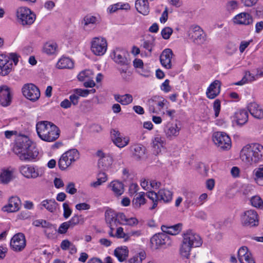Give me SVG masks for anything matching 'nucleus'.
Wrapping results in <instances>:
<instances>
[{
    "instance_id": "09e8293b",
    "label": "nucleus",
    "mask_w": 263,
    "mask_h": 263,
    "mask_svg": "<svg viewBox=\"0 0 263 263\" xmlns=\"http://www.w3.org/2000/svg\"><path fill=\"white\" fill-rule=\"evenodd\" d=\"M133 155L137 159L143 157L145 154V148L141 145H135L133 147Z\"/></svg>"
},
{
    "instance_id": "2eb2a0df",
    "label": "nucleus",
    "mask_w": 263,
    "mask_h": 263,
    "mask_svg": "<svg viewBox=\"0 0 263 263\" xmlns=\"http://www.w3.org/2000/svg\"><path fill=\"white\" fill-rule=\"evenodd\" d=\"M26 245V239L23 233H17L13 236L10 241V246L14 251H21Z\"/></svg>"
},
{
    "instance_id": "8fccbe9b",
    "label": "nucleus",
    "mask_w": 263,
    "mask_h": 263,
    "mask_svg": "<svg viewBox=\"0 0 263 263\" xmlns=\"http://www.w3.org/2000/svg\"><path fill=\"white\" fill-rule=\"evenodd\" d=\"M83 222V218L82 216L78 215H73L69 221H66L70 228H73L76 226L79 223H82Z\"/></svg>"
},
{
    "instance_id": "20e7f679",
    "label": "nucleus",
    "mask_w": 263,
    "mask_h": 263,
    "mask_svg": "<svg viewBox=\"0 0 263 263\" xmlns=\"http://www.w3.org/2000/svg\"><path fill=\"white\" fill-rule=\"evenodd\" d=\"M15 13L17 22L23 26L31 25L36 19L35 13L25 6L17 8Z\"/></svg>"
},
{
    "instance_id": "9d476101",
    "label": "nucleus",
    "mask_w": 263,
    "mask_h": 263,
    "mask_svg": "<svg viewBox=\"0 0 263 263\" xmlns=\"http://www.w3.org/2000/svg\"><path fill=\"white\" fill-rule=\"evenodd\" d=\"M213 140L220 148L227 150L231 147V140L230 137L223 132H216L213 134Z\"/></svg>"
},
{
    "instance_id": "6e6d98bb",
    "label": "nucleus",
    "mask_w": 263,
    "mask_h": 263,
    "mask_svg": "<svg viewBox=\"0 0 263 263\" xmlns=\"http://www.w3.org/2000/svg\"><path fill=\"white\" fill-rule=\"evenodd\" d=\"M237 51V47L235 44L232 42H229L226 46L225 51L226 53L229 55H232Z\"/></svg>"
},
{
    "instance_id": "a19ab883",
    "label": "nucleus",
    "mask_w": 263,
    "mask_h": 263,
    "mask_svg": "<svg viewBox=\"0 0 263 263\" xmlns=\"http://www.w3.org/2000/svg\"><path fill=\"white\" fill-rule=\"evenodd\" d=\"M58 50V45L54 42L46 43L43 48V51L48 55L55 54Z\"/></svg>"
},
{
    "instance_id": "5701e85b",
    "label": "nucleus",
    "mask_w": 263,
    "mask_h": 263,
    "mask_svg": "<svg viewBox=\"0 0 263 263\" xmlns=\"http://www.w3.org/2000/svg\"><path fill=\"white\" fill-rule=\"evenodd\" d=\"M238 257L240 263H255L252 253L245 246L242 247L239 249Z\"/></svg>"
},
{
    "instance_id": "6e6552de",
    "label": "nucleus",
    "mask_w": 263,
    "mask_h": 263,
    "mask_svg": "<svg viewBox=\"0 0 263 263\" xmlns=\"http://www.w3.org/2000/svg\"><path fill=\"white\" fill-rule=\"evenodd\" d=\"M20 171L22 175L28 179H35L41 177L44 173L43 168L30 165L21 166Z\"/></svg>"
},
{
    "instance_id": "7c9ffc66",
    "label": "nucleus",
    "mask_w": 263,
    "mask_h": 263,
    "mask_svg": "<svg viewBox=\"0 0 263 263\" xmlns=\"http://www.w3.org/2000/svg\"><path fill=\"white\" fill-rule=\"evenodd\" d=\"M158 194L160 201L168 203L172 200L173 193L168 189H161L158 191Z\"/></svg>"
},
{
    "instance_id": "58836bf2",
    "label": "nucleus",
    "mask_w": 263,
    "mask_h": 263,
    "mask_svg": "<svg viewBox=\"0 0 263 263\" xmlns=\"http://www.w3.org/2000/svg\"><path fill=\"white\" fill-rule=\"evenodd\" d=\"M115 100L123 105H127L130 104L133 101V96L130 94L124 95H114Z\"/></svg>"
},
{
    "instance_id": "ea45409f",
    "label": "nucleus",
    "mask_w": 263,
    "mask_h": 263,
    "mask_svg": "<svg viewBox=\"0 0 263 263\" xmlns=\"http://www.w3.org/2000/svg\"><path fill=\"white\" fill-rule=\"evenodd\" d=\"M73 67V61L67 57L61 58L57 63V67L59 69L72 68Z\"/></svg>"
},
{
    "instance_id": "13d9d810",
    "label": "nucleus",
    "mask_w": 263,
    "mask_h": 263,
    "mask_svg": "<svg viewBox=\"0 0 263 263\" xmlns=\"http://www.w3.org/2000/svg\"><path fill=\"white\" fill-rule=\"evenodd\" d=\"M142 47L147 51L148 54H150L154 46L153 40H145L142 45Z\"/></svg>"
},
{
    "instance_id": "72a5a7b5",
    "label": "nucleus",
    "mask_w": 263,
    "mask_h": 263,
    "mask_svg": "<svg viewBox=\"0 0 263 263\" xmlns=\"http://www.w3.org/2000/svg\"><path fill=\"white\" fill-rule=\"evenodd\" d=\"M119 220H120L121 225H127L130 227H134L137 226L139 221L136 217H127L125 215L121 213L119 216Z\"/></svg>"
},
{
    "instance_id": "39448f33",
    "label": "nucleus",
    "mask_w": 263,
    "mask_h": 263,
    "mask_svg": "<svg viewBox=\"0 0 263 263\" xmlns=\"http://www.w3.org/2000/svg\"><path fill=\"white\" fill-rule=\"evenodd\" d=\"M18 61V57L15 53H10L9 55L0 54V74L3 76L8 75L12 71L13 62L16 65Z\"/></svg>"
},
{
    "instance_id": "864d4df0",
    "label": "nucleus",
    "mask_w": 263,
    "mask_h": 263,
    "mask_svg": "<svg viewBox=\"0 0 263 263\" xmlns=\"http://www.w3.org/2000/svg\"><path fill=\"white\" fill-rule=\"evenodd\" d=\"M32 224L35 227H42L43 228L51 229L52 228V225L43 219H37L33 221Z\"/></svg>"
},
{
    "instance_id": "a18cd8bd",
    "label": "nucleus",
    "mask_w": 263,
    "mask_h": 263,
    "mask_svg": "<svg viewBox=\"0 0 263 263\" xmlns=\"http://www.w3.org/2000/svg\"><path fill=\"white\" fill-rule=\"evenodd\" d=\"M69 162L72 164L79 158V153L76 149H70L64 153Z\"/></svg>"
},
{
    "instance_id": "f8f14e48",
    "label": "nucleus",
    "mask_w": 263,
    "mask_h": 263,
    "mask_svg": "<svg viewBox=\"0 0 263 263\" xmlns=\"http://www.w3.org/2000/svg\"><path fill=\"white\" fill-rule=\"evenodd\" d=\"M107 44L104 38L94 37L91 44V50L96 55H102L106 51Z\"/></svg>"
},
{
    "instance_id": "49530a36",
    "label": "nucleus",
    "mask_w": 263,
    "mask_h": 263,
    "mask_svg": "<svg viewBox=\"0 0 263 263\" xmlns=\"http://www.w3.org/2000/svg\"><path fill=\"white\" fill-rule=\"evenodd\" d=\"M107 180V175L105 173H100L98 175L97 180L91 182L90 186L93 188H97Z\"/></svg>"
},
{
    "instance_id": "aec40b11",
    "label": "nucleus",
    "mask_w": 263,
    "mask_h": 263,
    "mask_svg": "<svg viewBox=\"0 0 263 263\" xmlns=\"http://www.w3.org/2000/svg\"><path fill=\"white\" fill-rule=\"evenodd\" d=\"M221 83L220 81L216 80L208 87L206 96L209 99H214L217 97L221 91Z\"/></svg>"
},
{
    "instance_id": "bb28decb",
    "label": "nucleus",
    "mask_w": 263,
    "mask_h": 263,
    "mask_svg": "<svg viewBox=\"0 0 263 263\" xmlns=\"http://www.w3.org/2000/svg\"><path fill=\"white\" fill-rule=\"evenodd\" d=\"M248 109L251 115L255 118H263V110L260 106L255 102H251L248 105Z\"/></svg>"
},
{
    "instance_id": "3c124183",
    "label": "nucleus",
    "mask_w": 263,
    "mask_h": 263,
    "mask_svg": "<svg viewBox=\"0 0 263 263\" xmlns=\"http://www.w3.org/2000/svg\"><path fill=\"white\" fill-rule=\"evenodd\" d=\"M71 164V163L67 159H66V157L63 154L60 157L58 162V166L60 169L61 170H65L70 166Z\"/></svg>"
},
{
    "instance_id": "5fc2aeb1",
    "label": "nucleus",
    "mask_w": 263,
    "mask_h": 263,
    "mask_svg": "<svg viewBox=\"0 0 263 263\" xmlns=\"http://www.w3.org/2000/svg\"><path fill=\"white\" fill-rule=\"evenodd\" d=\"M78 90H82V89L77 88L73 90V93L69 97L70 101L74 105H76L78 104L80 97H82V95L79 94Z\"/></svg>"
},
{
    "instance_id": "e433bc0d",
    "label": "nucleus",
    "mask_w": 263,
    "mask_h": 263,
    "mask_svg": "<svg viewBox=\"0 0 263 263\" xmlns=\"http://www.w3.org/2000/svg\"><path fill=\"white\" fill-rule=\"evenodd\" d=\"M253 174L255 182L258 185L263 186V165H260L255 168Z\"/></svg>"
},
{
    "instance_id": "c03bdc74",
    "label": "nucleus",
    "mask_w": 263,
    "mask_h": 263,
    "mask_svg": "<svg viewBox=\"0 0 263 263\" xmlns=\"http://www.w3.org/2000/svg\"><path fill=\"white\" fill-rule=\"evenodd\" d=\"M192 248L193 247L182 240L179 250L181 256L182 257L189 258L190 256L191 251Z\"/></svg>"
},
{
    "instance_id": "338daca9",
    "label": "nucleus",
    "mask_w": 263,
    "mask_h": 263,
    "mask_svg": "<svg viewBox=\"0 0 263 263\" xmlns=\"http://www.w3.org/2000/svg\"><path fill=\"white\" fill-rule=\"evenodd\" d=\"M138 72L140 74L145 77H148L151 75V71L149 68L145 65L138 70Z\"/></svg>"
},
{
    "instance_id": "dca6fc26",
    "label": "nucleus",
    "mask_w": 263,
    "mask_h": 263,
    "mask_svg": "<svg viewBox=\"0 0 263 263\" xmlns=\"http://www.w3.org/2000/svg\"><path fill=\"white\" fill-rule=\"evenodd\" d=\"M110 133L114 143L118 147L123 148L129 143V138L123 136L118 130L112 129Z\"/></svg>"
},
{
    "instance_id": "1a4fd4ad",
    "label": "nucleus",
    "mask_w": 263,
    "mask_h": 263,
    "mask_svg": "<svg viewBox=\"0 0 263 263\" xmlns=\"http://www.w3.org/2000/svg\"><path fill=\"white\" fill-rule=\"evenodd\" d=\"M114 62L118 65V70L121 74L127 72L129 67V61L121 51L117 49L113 52Z\"/></svg>"
},
{
    "instance_id": "e2e57ef3",
    "label": "nucleus",
    "mask_w": 263,
    "mask_h": 263,
    "mask_svg": "<svg viewBox=\"0 0 263 263\" xmlns=\"http://www.w3.org/2000/svg\"><path fill=\"white\" fill-rule=\"evenodd\" d=\"M257 78V74L254 75L250 71H246L242 81L245 80V81L251 82L256 80Z\"/></svg>"
},
{
    "instance_id": "c85d7f7f",
    "label": "nucleus",
    "mask_w": 263,
    "mask_h": 263,
    "mask_svg": "<svg viewBox=\"0 0 263 263\" xmlns=\"http://www.w3.org/2000/svg\"><path fill=\"white\" fill-rule=\"evenodd\" d=\"M145 193L141 192L137 194L132 200V205L134 209H139L142 205L145 204L146 202V199L145 198Z\"/></svg>"
},
{
    "instance_id": "052dcab7",
    "label": "nucleus",
    "mask_w": 263,
    "mask_h": 263,
    "mask_svg": "<svg viewBox=\"0 0 263 263\" xmlns=\"http://www.w3.org/2000/svg\"><path fill=\"white\" fill-rule=\"evenodd\" d=\"M111 162V159L109 156H105L104 158H100L98 161V164L103 167H107L109 166Z\"/></svg>"
},
{
    "instance_id": "f3484780",
    "label": "nucleus",
    "mask_w": 263,
    "mask_h": 263,
    "mask_svg": "<svg viewBox=\"0 0 263 263\" xmlns=\"http://www.w3.org/2000/svg\"><path fill=\"white\" fill-rule=\"evenodd\" d=\"M152 149L156 154H159L166 145L165 138L160 135H156L151 139V143Z\"/></svg>"
},
{
    "instance_id": "a211bd4d",
    "label": "nucleus",
    "mask_w": 263,
    "mask_h": 263,
    "mask_svg": "<svg viewBox=\"0 0 263 263\" xmlns=\"http://www.w3.org/2000/svg\"><path fill=\"white\" fill-rule=\"evenodd\" d=\"M233 22L236 25L248 26L253 23V19L250 13L241 12L234 17Z\"/></svg>"
},
{
    "instance_id": "f704fd0d",
    "label": "nucleus",
    "mask_w": 263,
    "mask_h": 263,
    "mask_svg": "<svg viewBox=\"0 0 263 263\" xmlns=\"http://www.w3.org/2000/svg\"><path fill=\"white\" fill-rule=\"evenodd\" d=\"M58 206V203L54 199H46L42 201L40 204V209H46L50 212H54Z\"/></svg>"
},
{
    "instance_id": "a878e982",
    "label": "nucleus",
    "mask_w": 263,
    "mask_h": 263,
    "mask_svg": "<svg viewBox=\"0 0 263 263\" xmlns=\"http://www.w3.org/2000/svg\"><path fill=\"white\" fill-rule=\"evenodd\" d=\"M14 169L12 167L4 168L0 171V182L8 184L13 178Z\"/></svg>"
},
{
    "instance_id": "412c9836",
    "label": "nucleus",
    "mask_w": 263,
    "mask_h": 263,
    "mask_svg": "<svg viewBox=\"0 0 263 263\" xmlns=\"http://www.w3.org/2000/svg\"><path fill=\"white\" fill-rule=\"evenodd\" d=\"M12 100L10 89L6 85L0 87V104L3 106H9Z\"/></svg>"
},
{
    "instance_id": "7ed1b4c3",
    "label": "nucleus",
    "mask_w": 263,
    "mask_h": 263,
    "mask_svg": "<svg viewBox=\"0 0 263 263\" xmlns=\"http://www.w3.org/2000/svg\"><path fill=\"white\" fill-rule=\"evenodd\" d=\"M36 130L39 138L43 141L52 142L60 137V130L53 123L47 121H41L36 124Z\"/></svg>"
},
{
    "instance_id": "9b49d317",
    "label": "nucleus",
    "mask_w": 263,
    "mask_h": 263,
    "mask_svg": "<svg viewBox=\"0 0 263 263\" xmlns=\"http://www.w3.org/2000/svg\"><path fill=\"white\" fill-rule=\"evenodd\" d=\"M22 91L25 98L32 102L37 101L41 95L38 87L32 83L25 84L22 88Z\"/></svg>"
},
{
    "instance_id": "de8ad7c7",
    "label": "nucleus",
    "mask_w": 263,
    "mask_h": 263,
    "mask_svg": "<svg viewBox=\"0 0 263 263\" xmlns=\"http://www.w3.org/2000/svg\"><path fill=\"white\" fill-rule=\"evenodd\" d=\"M94 73L92 70L89 69L85 70L79 73L78 76V79L81 81H84L92 79Z\"/></svg>"
},
{
    "instance_id": "c9c22d12",
    "label": "nucleus",
    "mask_w": 263,
    "mask_h": 263,
    "mask_svg": "<svg viewBox=\"0 0 263 263\" xmlns=\"http://www.w3.org/2000/svg\"><path fill=\"white\" fill-rule=\"evenodd\" d=\"M116 228V232L115 233H114V230H109L108 231V235L109 236L117 238H123L124 241L129 240V235L128 233H125L124 232L123 228L122 227H120Z\"/></svg>"
},
{
    "instance_id": "69168bd1",
    "label": "nucleus",
    "mask_w": 263,
    "mask_h": 263,
    "mask_svg": "<svg viewBox=\"0 0 263 263\" xmlns=\"http://www.w3.org/2000/svg\"><path fill=\"white\" fill-rule=\"evenodd\" d=\"M140 185L142 189L145 191H151L150 180L143 178L140 180Z\"/></svg>"
},
{
    "instance_id": "6ab92c4d",
    "label": "nucleus",
    "mask_w": 263,
    "mask_h": 263,
    "mask_svg": "<svg viewBox=\"0 0 263 263\" xmlns=\"http://www.w3.org/2000/svg\"><path fill=\"white\" fill-rule=\"evenodd\" d=\"M181 127L177 123H168L164 128V132L167 139L172 140L179 135Z\"/></svg>"
},
{
    "instance_id": "473e14b6",
    "label": "nucleus",
    "mask_w": 263,
    "mask_h": 263,
    "mask_svg": "<svg viewBox=\"0 0 263 263\" xmlns=\"http://www.w3.org/2000/svg\"><path fill=\"white\" fill-rule=\"evenodd\" d=\"M182 227V224L181 223H178L170 227L162 226L161 227V230L166 234H168L172 235H175L181 232Z\"/></svg>"
},
{
    "instance_id": "ddd939ff",
    "label": "nucleus",
    "mask_w": 263,
    "mask_h": 263,
    "mask_svg": "<svg viewBox=\"0 0 263 263\" xmlns=\"http://www.w3.org/2000/svg\"><path fill=\"white\" fill-rule=\"evenodd\" d=\"M121 213H116L111 210H108L105 213V221L109 230H115L118 224H120L119 216Z\"/></svg>"
},
{
    "instance_id": "b1692460",
    "label": "nucleus",
    "mask_w": 263,
    "mask_h": 263,
    "mask_svg": "<svg viewBox=\"0 0 263 263\" xmlns=\"http://www.w3.org/2000/svg\"><path fill=\"white\" fill-rule=\"evenodd\" d=\"M21 206V201L16 196H12L9 198L7 205L4 206V211L8 212H15L18 211Z\"/></svg>"
},
{
    "instance_id": "f257e3e1",
    "label": "nucleus",
    "mask_w": 263,
    "mask_h": 263,
    "mask_svg": "<svg viewBox=\"0 0 263 263\" xmlns=\"http://www.w3.org/2000/svg\"><path fill=\"white\" fill-rule=\"evenodd\" d=\"M13 152L21 160L25 161L32 160L39 154L33 142L25 136L17 137L13 147Z\"/></svg>"
},
{
    "instance_id": "680f3d73",
    "label": "nucleus",
    "mask_w": 263,
    "mask_h": 263,
    "mask_svg": "<svg viewBox=\"0 0 263 263\" xmlns=\"http://www.w3.org/2000/svg\"><path fill=\"white\" fill-rule=\"evenodd\" d=\"M173 33V29L168 27L164 28L161 31V35L163 39L168 40Z\"/></svg>"
},
{
    "instance_id": "4d7b16f0",
    "label": "nucleus",
    "mask_w": 263,
    "mask_h": 263,
    "mask_svg": "<svg viewBox=\"0 0 263 263\" xmlns=\"http://www.w3.org/2000/svg\"><path fill=\"white\" fill-rule=\"evenodd\" d=\"M251 203L252 206L259 208L262 206L263 201L262 199L258 196H255L251 198Z\"/></svg>"
},
{
    "instance_id": "4468645a",
    "label": "nucleus",
    "mask_w": 263,
    "mask_h": 263,
    "mask_svg": "<svg viewBox=\"0 0 263 263\" xmlns=\"http://www.w3.org/2000/svg\"><path fill=\"white\" fill-rule=\"evenodd\" d=\"M182 240L193 248L199 247L202 243L200 236L191 230L187 231L183 234Z\"/></svg>"
},
{
    "instance_id": "2f4dec72",
    "label": "nucleus",
    "mask_w": 263,
    "mask_h": 263,
    "mask_svg": "<svg viewBox=\"0 0 263 263\" xmlns=\"http://www.w3.org/2000/svg\"><path fill=\"white\" fill-rule=\"evenodd\" d=\"M235 119L238 125H242L248 120V114L246 110L240 109L235 114Z\"/></svg>"
},
{
    "instance_id": "bf43d9fd",
    "label": "nucleus",
    "mask_w": 263,
    "mask_h": 263,
    "mask_svg": "<svg viewBox=\"0 0 263 263\" xmlns=\"http://www.w3.org/2000/svg\"><path fill=\"white\" fill-rule=\"evenodd\" d=\"M213 110L214 111L215 118L219 116L221 110V101L219 99H216L213 103Z\"/></svg>"
},
{
    "instance_id": "37998d69",
    "label": "nucleus",
    "mask_w": 263,
    "mask_h": 263,
    "mask_svg": "<svg viewBox=\"0 0 263 263\" xmlns=\"http://www.w3.org/2000/svg\"><path fill=\"white\" fill-rule=\"evenodd\" d=\"M98 22V18L91 14H87L85 16L81 22L83 28L85 29L90 25H95Z\"/></svg>"
},
{
    "instance_id": "423d86ee",
    "label": "nucleus",
    "mask_w": 263,
    "mask_h": 263,
    "mask_svg": "<svg viewBox=\"0 0 263 263\" xmlns=\"http://www.w3.org/2000/svg\"><path fill=\"white\" fill-rule=\"evenodd\" d=\"M190 39L196 44L201 45L206 41V34L199 26H191L188 31Z\"/></svg>"
},
{
    "instance_id": "4be33fe9",
    "label": "nucleus",
    "mask_w": 263,
    "mask_h": 263,
    "mask_svg": "<svg viewBox=\"0 0 263 263\" xmlns=\"http://www.w3.org/2000/svg\"><path fill=\"white\" fill-rule=\"evenodd\" d=\"M173 53L171 49H164L160 56V61L162 66L167 69L172 68V59Z\"/></svg>"
},
{
    "instance_id": "774afa93",
    "label": "nucleus",
    "mask_w": 263,
    "mask_h": 263,
    "mask_svg": "<svg viewBox=\"0 0 263 263\" xmlns=\"http://www.w3.org/2000/svg\"><path fill=\"white\" fill-rule=\"evenodd\" d=\"M139 187L137 183H133L130 184L128 189V194L130 196H133L139 190Z\"/></svg>"
},
{
    "instance_id": "f03ea898",
    "label": "nucleus",
    "mask_w": 263,
    "mask_h": 263,
    "mask_svg": "<svg viewBox=\"0 0 263 263\" xmlns=\"http://www.w3.org/2000/svg\"><path fill=\"white\" fill-rule=\"evenodd\" d=\"M263 157V146L258 143L247 144L240 152V159L247 165L260 161Z\"/></svg>"
},
{
    "instance_id": "cd10ccee",
    "label": "nucleus",
    "mask_w": 263,
    "mask_h": 263,
    "mask_svg": "<svg viewBox=\"0 0 263 263\" xmlns=\"http://www.w3.org/2000/svg\"><path fill=\"white\" fill-rule=\"evenodd\" d=\"M108 187L117 196L121 195L124 192L123 184L121 182L118 180H114L111 181L108 184Z\"/></svg>"
},
{
    "instance_id": "603ef678",
    "label": "nucleus",
    "mask_w": 263,
    "mask_h": 263,
    "mask_svg": "<svg viewBox=\"0 0 263 263\" xmlns=\"http://www.w3.org/2000/svg\"><path fill=\"white\" fill-rule=\"evenodd\" d=\"M145 258V254L144 252H141L136 254L132 257L130 258L128 261V263H142V260Z\"/></svg>"
},
{
    "instance_id": "4c0bfd02",
    "label": "nucleus",
    "mask_w": 263,
    "mask_h": 263,
    "mask_svg": "<svg viewBox=\"0 0 263 263\" xmlns=\"http://www.w3.org/2000/svg\"><path fill=\"white\" fill-rule=\"evenodd\" d=\"M114 255L120 261H124L128 255L127 247L123 246L116 248L114 251Z\"/></svg>"
},
{
    "instance_id": "0e129e2a",
    "label": "nucleus",
    "mask_w": 263,
    "mask_h": 263,
    "mask_svg": "<svg viewBox=\"0 0 263 263\" xmlns=\"http://www.w3.org/2000/svg\"><path fill=\"white\" fill-rule=\"evenodd\" d=\"M65 191L67 193L73 195L77 192V189L75 187V184L73 182H69L66 186Z\"/></svg>"
},
{
    "instance_id": "79ce46f5",
    "label": "nucleus",
    "mask_w": 263,
    "mask_h": 263,
    "mask_svg": "<svg viewBox=\"0 0 263 263\" xmlns=\"http://www.w3.org/2000/svg\"><path fill=\"white\" fill-rule=\"evenodd\" d=\"M145 196L149 199L153 203L152 206L149 208L150 210L155 209L158 205V201H159L158 192L156 193L154 191H150L145 193Z\"/></svg>"
},
{
    "instance_id": "c756f323",
    "label": "nucleus",
    "mask_w": 263,
    "mask_h": 263,
    "mask_svg": "<svg viewBox=\"0 0 263 263\" xmlns=\"http://www.w3.org/2000/svg\"><path fill=\"white\" fill-rule=\"evenodd\" d=\"M135 7L140 13L144 15L149 13V8L147 0H137L135 3Z\"/></svg>"
},
{
    "instance_id": "393cba45",
    "label": "nucleus",
    "mask_w": 263,
    "mask_h": 263,
    "mask_svg": "<svg viewBox=\"0 0 263 263\" xmlns=\"http://www.w3.org/2000/svg\"><path fill=\"white\" fill-rule=\"evenodd\" d=\"M168 240V236L164 232L156 234L151 239L152 247L157 249L159 247L165 245Z\"/></svg>"
},
{
    "instance_id": "0eeeda50",
    "label": "nucleus",
    "mask_w": 263,
    "mask_h": 263,
    "mask_svg": "<svg viewBox=\"0 0 263 263\" xmlns=\"http://www.w3.org/2000/svg\"><path fill=\"white\" fill-rule=\"evenodd\" d=\"M240 220L243 226L255 227L258 225V215L255 210H248L241 215Z\"/></svg>"
}]
</instances>
